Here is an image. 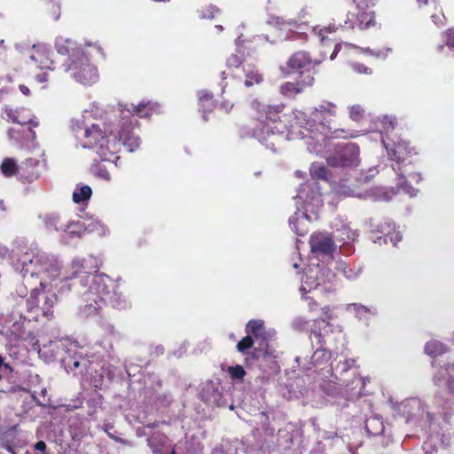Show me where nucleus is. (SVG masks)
<instances>
[{"label": "nucleus", "mask_w": 454, "mask_h": 454, "mask_svg": "<svg viewBox=\"0 0 454 454\" xmlns=\"http://www.w3.org/2000/svg\"><path fill=\"white\" fill-rule=\"evenodd\" d=\"M136 124L130 118H121L115 130L92 124L84 130L83 147L94 149L103 161L114 162L121 146H126L129 152L139 147L140 138L133 133Z\"/></svg>", "instance_id": "nucleus-1"}, {"label": "nucleus", "mask_w": 454, "mask_h": 454, "mask_svg": "<svg viewBox=\"0 0 454 454\" xmlns=\"http://www.w3.org/2000/svg\"><path fill=\"white\" fill-rule=\"evenodd\" d=\"M382 143L389 159L395 161L392 168L396 174L397 192L414 197L417 191L412 186V183L418 184L421 180L420 174L417 172L412 161V157L417 154L415 149L408 141L400 137L395 141L387 136L382 138Z\"/></svg>", "instance_id": "nucleus-2"}, {"label": "nucleus", "mask_w": 454, "mask_h": 454, "mask_svg": "<svg viewBox=\"0 0 454 454\" xmlns=\"http://www.w3.org/2000/svg\"><path fill=\"white\" fill-rule=\"evenodd\" d=\"M12 264L16 271H19L23 278L26 287H32L38 285L40 279L45 280L43 275L50 279L63 275L57 261L49 259L43 254H35L32 250L23 251L18 249L12 252Z\"/></svg>", "instance_id": "nucleus-3"}, {"label": "nucleus", "mask_w": 454, "mask_h": 454, "mask_svg": "<svg viewBox=\"0 0 454 454\" xmlns=\"http://www.w3.org/2000/svg\"><path fill=\"white\" fill-rule=\"evenodd\" d=\"M55 47L61 55L67 56L65 62L66 70L71 76L83 85H91L98 80L97 67L90 61L82 47L69 38H59Z\"/></svg>", "instance_id": "nucleus-4"}, {"label": "nucleus", "mask_w": 454, "mask_h": 454, "mask_svg": "<svg viewBox=\"0 0 454 454\" xmlns=\"http://www.w3.org/2000/svg\"><path fill=\"white\" fill-rule=\"evenodd\" d=\"M284 106H262L257 111V124L253 128V136L259 141L264 142L270 136L284 134L289 129L288 115L284 111Z\"/></svg>", "instance_id": "nucleus-5"}, {"label": "nucleus", "mask_w": 454, "mask_h": 454, "mask_svg": "<svg viewBox=\"0 0 454 454\" xmlns=\"http://www.w3.org/2000/svg\"><path fill=\"white\" fill-rule=\"evenodd\" d=\"M44 283L40 279L38 286L35 284L30 288V295L27 299V310L30 313L28 321H38L41 317L51 319L53 316V307L57 302V295L44 291Z\"/></svg>", "instance_id": "nucleus-6"}, {"label": "nucleus", "mask_w": 454, "mask_h": 454, "mask_svg": "<svg viewBox=\"0 0 454 454\" xmlns=\"http://www.w3.org/2000/svg\"><path fill=\"white\" fill-rule=\"evenodd\" d=\"M107 281L106 275H93L89 289L83 294L84 305L81 308V313L86 317L97 316L103 307L106 305L107 289L105 282Z\"/></svg>", "instance_id": "nucleus-7"}, {"label": "nucleus", "mask_w": 454, "mask_h": 454, "mask_svg": "<svg viewBox=\"0 0 454 454\" xmlns=\"http://www.w3.org/2000/svg\"><path fill=\"white\" fill-rule=\"evenodd\" d=\"M372 0H352L347 12L345 25L347 29L357 27L361 30L375 24L374 12L371 10Z\"/></svg>", "instance_id": "nucleus-8"}, {"label": "nucleus", "mask_w": 454, "mask_h": 454, "mask_svg": "<svg viewBox=\"0 0 454 454\" xmlns=\"http://www.w3.org/2000/svg\"><path fill=\"white\" fill-rule=\"evenodd\" d=\"M359 366L356 364V358H346L342 364V396H346L347 400L352 401L361 395L362 389L365 386V381L360 376L358 372Z\"/></svg>", "instance_id": "nucleus-9"}, {"label": "nucleus", "mask_w": 454, "mask_h": 454, "mask_svg": "<svg viewBox=\"0 0 454 454\" xmlns=\"http://www.w3.org/2000/svg\"><path fill=\"white\" fill-rule=\"evenodd\" d=\"M314 121H318L322 141L326 146L331 139L338 137L337 106L332 103L321 105L313 113Z\"/></svg>", "instance_id": "nucleus-10"}, {"label": "nucleus", "mask_w": 454, "mask_h": 454, "mask_svg": "<svg viewBox=\"0 0 454 454\" xmlns=\"http://www.w3.org/2000/svg\"><path fill=\"white\" fill-rule=\"evenodd\" d=\"M328 167L320 164H312L309 173L314 180H323L331 184L332 191L339 193V183L340 182V173L338 169L331 168H338L340 166V156L336 154L326 158Z\"/></svg>", "instance_id": "nucleus-11"}, {"label": "nucleus", "mask_w": 454, "mask_h": 454, "mask_svg": "<svg viewBox=\"0 0 454 454\" xmlns=\"http://www.w3.org/2000/svg\"><path fill=\"white\" fill-rule=\"evenodd\" d=\"M92 259H74L70 264L69 268L65 270L62 276L63 286L61 288L67 286L70 289L68 281L78 279L81 285H83L84 279L88 278L90 275L97 272L96 267L90 265Z\"/></svg>", "instance_id": "nucleus-12"}, {"label": "nucleus", "mask_w": 454, "mask_h": 454, "mask_svg": "<svg viewBox=\"0 0 454 454\" xmlns=\"http://www.w3.org/2000/svg\"><path fill=\"white\" fill-rule=\"evenodd\" d=\"M320 63L319 60L312 59L310 55L303 51L294 52L286 61L285 67L280 70L285 74H291L301 71H310Z\"/></svg>", "instance_id": "nucleus-13"}, {"label": "nucleus", "mask_w": 454, "mask_h": 454, "mask_svg": "<svg viewBox=\"0 0 454 454\" xmlns=\"http://www.w3.org/2000/svg\"><path fill=\"white\" fill-rule=\"evenodd\" d=\"M107 289V294L104 295L106 297V304L109 303L114 309L121 310L127 309L130 307V301L129 297L120 290V286L116 285L108 276L107 281L105 282Z\"/></svg>", "instance_id": "nucleus-14"}, {"label": "nucleus", "mask_w": 454, "mask_h": 454, "mask_svg": "<svg viewBox=\"0 0 454 454\" xmlns=\"http://www.w3.org/2000/svg\"><path fill=\"white\" fill-rule=\"evenodd\" d=\"M371 239L374 242H376V240L380 242L381 239H383L385 243L389 241L394 247H396L398 242L402 240V235L399 231H393L390 223L385 222L376 226L372 225Z\"/></svg>", "instance_id": "nucleus-15"}, {"label": "nucleus", "mask_w": 454, "mask_h": 454, "mask_svg": "<svg viewBox=\"0 0 454 454\" xmlns=\"http://www.w3.org/2000/svg\"><path fill=\"white\" fill-rule=\"evenodd\" d=\"M309 246L313 253L333 256L335 244L331 236L323 232H314L309 238Z\"/></svg>", "instance_id": "nucleus-16"}, {"label": "nucleus", "mask_w": 454, "mask_h": 454, "mask_svg": "<svg viewBox=\"0 0 454 454\" xmlns=\"http://www.w3.org/2000/svg\"><path fill=\"white\" fill-rule=\"evenodd\" d=\"M50 53V49L46 44H34L29 51V59L40 69H54Z\"/></svg>", "instance_id": "nucleus-17"}, {"label": "nucleus", "mask_w": 454, "mask_h": 454, "mask_svg": "<svg viewBox=\"0 0 454 454\" xmlns=\"http://www.w3.org/2000/svg\"><path fill=\"white\" fill-rule=\"evenodd\" d=\"M40 161L35 158H27L20 164L19 180L22 183H33L40 176L38 169Z\"/></svg>", "instance_id": "nucleus-18"}, {"label": "nucleus", "mask_w": 454, "mask_h": 454, "mask_svg": "<svg viewBox=\"0 0 454 454\" xmlns=\"http://www.w3.org/2000/svg\"><path fill=\"white\" fill-rule=\"evenodd\" d=\"M360 162L359 147L354 143L342 144V168L357 167Z\"/></svg>", "instance_id": "nucleus-19"}, {"label": "nucleus", "mask_w": 454, "mask_h": 454, "mask_svg": "<svg viewBox=\"0 0 454 454\" xmlns=\"http://www.w3.org/2000/svg\"><path fill=\"white\" fill-rule=\"evenodd\" d=\"M358 232L353 229L350 223L342 224V255L352 254L355 251L353 242L356 240Z\"/></svg>", "instance_id": "nucleus-20"}, {"label": "nucleus", "mask_w": 454, "mask_h": 454, "mask_svg": "<svg viewBox=\"0 0 454 454\" xmlns=\"http://www.w3.org/2000/svg\"><path fill=\"white\" fill-rule=\"evenodd\" d=\"M156 107L157 105L151 102H141L137 106L131 104V109H129V112L131 113V115L123 116L122 118H130L135 123H137L133 128V133L135 134V129L137 127L138 121L134 117V115H137L139 117H148L153 114V111H155Z\"/></svg>", "instance_id": "nucleus-21"}, {"label": "nucleus", "mask_w": 454, "mask_h": 454, "mask_svg": "<svg viewBox=\"0 0 454 454\" xmlns=\"http://www.w3.org/2000/svg\"><path fill=\"white\" fill-rule=\"evenodd\" d=\"M242 71L245 75V85L251 87L262 83L264 78L259 68L254 64H245L242 66Z\"/></svg>", "instance_id": "nucleus-22"}, {"label": "nucleus", "mask_w": 454, "mask_h": 454, "mask_svg": "<svg viewBox=\"0 0 454 454\" xmlns=\"http://www.w3.org/2000/svg\"><path fill=\"white\" fill-rule=\"evenodd\" d=\"M243 63L242 58L238 54H231L226 61L227 70L223 71L221 76L223 80L226 79L228 76L236 78L239 77L237 72L239 70Z\"/></svg>", "instance_id": "nucleus-23"}, {"label": "nucleus", "mask_w": 454, "mask_h": 454, "mask_svg": "<svg viewBox=\"0 0 454 454\" xmlns=\"http://www.w3.org/2000/svg\"><path fill=\"white\" fill-rule=\"evenodd\" d=\"M307 220L308 217L305 214H295L289 219V224L298 236H304L309 231L308 226H306Z\"/></svg>", "instance_id": "nucleus-24"}, {"label": "nucleus", "mask_w": 454, "mask_h": 454, "mask_svg": "<svg viewBox=\"0 0 454 454\" xmlns=\"http://www.w3.org/2000/svg\"><path fill=\"white\" fill-rule=\"evenodd\" d=\"M346 310L354 314L359 320H367L370 316L375 313V309L364 306L362 304H348L346 307Z\"/></svg>", "instance_id": "nucleus-25"}, {"label": "nucleus", "mask_w": 454, "mask_h": 454, "mask_svg": "<svg viewBox=\"0 0 454 454\" xmlns=\"http://www.w3.org/2000/svg\"><path fill=\"white\" fill-rule=\"evenodd\" d=\"M20 164L13 158H4L0 165V171L5 177H19Z\"/></svg>", "instance_id": "nucleus-26"}, {"label": "nucleus", "mask_w": 454, "mask_h": 454, "mask_svg": "<svg viewBox=\"0 0 454 454\" xmlns=\"http://www.w3.org/2000/svg\"><path fill=\"white\" fill-rule=\"evenodd\" d=\"M448 350L449 348L445 344L436 340L427 341L424 347V352L431 357L441 356Z\"/></svg>", "instance_id": "nucleus-27"}, {"label": "nucleus", "mask_w": 454, "mask_h": 454, "mask_svg": "<svg viewBox=\"0 0 454 454\" xmlns=\"http://www.w3.org/2000/svg\"><path fill=\"white\" fill-rule=\"evenodd\" d=\"M365 429L369 434L379 435L383 433L384 425L380 419L371 417L365 421Z\"/></svg>", "instance_id": "nucleus-28"}, {"label": "nucleus", "mask_w": 454, "mask_h": 454, "mask_svg": "<svg viewBox=\"0 0 454 454\" xmlns=\"http://www.w3.org/2000/svg\"><path fill=\"white\" fill-rule=\"evenodd\" d=\"M280 92L285 97L293 98L303 90L298 82H286L280 86Z\"/></svg>", "instance_id": "nucleus-29"}, {"label": "nucleus", "mask_w": 454, "mask_h": 454, "mask_svg": "<svg viewBox=\"0 0 454 454\" xmlns=\"http://www.w3.org/2000/svg\"><path fill=\"white\" fill-rule=\"evenodd\" d=\"M264 330V324L262 320L252 319L246 325V333L257 340Z\"/></svg>", "instance_id": "nucleus-30"}, {"label": "nucleus", "mask_w": 454, "mask_h": 454, "mask_svg": "<svg viewBox=\"0 0 454 454\" xmlns=\"http://www.w3.org/2000/svg\"><path fill=\"white\" fill-rule=\"evenodd\" d=\"M92 190L89 185L76 187L73 192V200L75 203L88 201L91 197Z\"/></svg>", "instance_id": "nucleus-31"}, {"label": "nucleus", "mask_w": 454, "mask_h": 454, "mask_svg": "<svg viewBox=\"0 0 454 454\" xmlns=\"http://www.w3.org/2000/svg\"><path fill=\"white\" fill-rule=\"evenodd\" d=\"M365 109L358 104L348 106V118L355 122H360L365 118Z\"/></svg>", "instance_id": "nucleus-32"}, {"label": "nucleus", "mask_w": 454, "mask_h": 454, "mask_svg": "<svg viewBox=\"0 0 454 454\" xmlns=\"http://www.w3.org/2000/svg\"><path fill=\"white\" fill-rule=\"evenodd\" d=\"M199 104L200 107L203 108V119L207 121V113H210L212 111L213 103V94L210 92H203L199 98Z\"/></svg>", "instance_id": "nucleus-33"}, {"label": "nucleus", "mask_w": 454, "mask_h": 454, "mask_svg": "<svg viewBox=\"0 0 454 454\" xmlns=\"http://www.w3.org/2000/svg\"><path fill=\"white\" fill-rule=\"evenodd\" d=\"M44 223L48 229H52L57 231H62L66 223H62L59 215H49L44 217Z\"/></svg>", "instance_id": "nucleus-34"}, {"label": "nucleus", "mask_w": 454, "mask_h": 454, "mask_svg": "<svg viewBox=\"0 0 454 454\" xmlns=\"http://www.w3.org/2000/svg\"><path fill=\"white\" fill-rule=\"evenodd\" d=\"M11 335L15 340H25L27 337V330L23 322H15L10 328Z\"/></svg>", "instance_id": "nucleus-35"}, {"label": "nucleus", "mask_w": 454, "mask_h": 454, "mask_svg": "<svg viewBox=\"0 0 454 454\" xmlns=\"http://www.w3.org/2000/svg\"><path fill=\"white\" fill-rule=\"evenodd\" d=\"M254 344V338L247 334L238 342L237 350L243 355H247L248 354V350L253 348Z\"/></svg>", "instance_id": "nucleus-36"}, {"label": "nucleus", "mask_w": 454, "mask_h": 454, "mask_svg": "<svg viewBox=\"0 0 454 454\" xmlns=\"http://www.w3.org/2000/svg\"><path fill=\"white\" fill-rule=\"evenodd\" d=\"M47 4V13L49 17L53 20H58L60 17V5L58 1L55 0H45Z\"/></svg>", "instance_id": "nucleus-37"}, {"label": "nucleus", "mask_w": 454, "mask_h": 454, "mask_svg": "<svg viewBox=\"0 0 454 454\" xmlns=\"http://www.w3.org/2000/svg\"><path fill=\"white\" fill-rule=\"evenodd\" d=\"M269 343L266 340H262L258 343V346L254 348L251 352V356L254 359H260L268 356Z\"/></svg>", "instance_id": "nucleus-38"}, {"label": "nucleus", "mask_w": 454, "mask_h": 454, "mask_svg": "<svg viewBox=\"0 0 454 454\" xmlns=\"http://www.w3.org/2000/svg\"><path fill=\"white\" fill-rule=\"evenodd\" d=\"M311 71L312 70L308 71V72L307 71L299 72L300 76H299V80L297 82H299L300 86L302 88L303 91L306 88L312 86L315 82L313 73Z\"/></svg>", "instance_id": "nucleus-39"}, {"label": "nucleus", "mask_w": 454, "mask_h": 454, "mask_svg": "<svg viewBox=\"0 0 454 454\" xmlns=\"http://www.w3.org/2000/svg\"><path fill=\"white\" fill-rule=\"evenodd\" d=\"M220 394L217 389L214 387H210L207 390L204 389L201 393L202 400L208 404H215L217 403V399Z\"/></svg>", "instance_id": "nucleus-40"}, {"label": "nucleus", "mask_w": 454, "mask_h": 454, "mask_svg": "<svg viewBox=\"0 0 454 454\" xmlns=\"http://www.w3.org/2000/svg\"><path fill=\"white\" fill-rule=\"evenodd\" d=\"M380 122L382 124V128H383V130L385 133V137H383L385 138L387 136L388 137H390L388 133L390 131H393L395 129V128L396 127V125H397L396 119L395 117L386 115L381 119Z\"/></svg>", "instance_id": "nucleus-41"}, {"label": "nucleus", "mask_w": 454, "mask_h": 454, "mask_svg": "<svg viewBox=\"0 0 454 454\" xmlns=\"http://www.w3.org/2000/svg\"><path fill=\"white\" fill-rule=\"evenodd\" d=\"M62 231H66L70 237H80L81 233L84 231L83 224L80 222L66 223V227Z\"/></svg>", "instance_id": "nucleus-42"}, {"label": "nucleus", "mask_w": 454, "mask_h": 454, "mask_svg": "<svg viewBox=\"0 0 454 454\" xmlns=\"http://www.w3.org/2000/svg\"><path fill=\"white\" fill-rule=\"evenodd\" d=\"M227 372H229V374L232 380H243V379L246 375V371L239 364H237L235 366H229L227 369Z\"/></svg>", "instance_id": "nucleus-43"}, {"label": "nucleus", "mask_w": 454, "mask_h": 454, "mask_svg": "<svg viewBox=\"0 0 454 454\" xmlns=\"http://www.w3.org/2000/svg\"><path fill=\"white\" fill-rule=\"evenodd\" d=\"M219 10L215 6L209 5L204 7L199 11V16L200 19L212 20L215 18V13H218Z\"/></svg>", "instance_id": "nucleus-44"}, {"label": "nucleus", "mask_w": 454, "mask_h": 454, "mask_svg": "<svg viewBox=\"0 0 454 454\" xmlns=\"http://www.w3.org/2000/svg\"><path fill=\"white\" fill-rule=\"evenodd\" d=\"M92 171L97 176H98L104 180L108 181L111 179V176H110L108 170L106 169V166H104L102 164L93 165Z\"/></svg>", "instance_id": "nucleus-45"}, {"label": "nucleus", "mask_w": 454, "mask_h": 454, "mask_svg": "<svg viewBox=\"0 0 454 454\" xmlns=\"http://www.w3.org/2000/svg\"><path fill=\"white\" fill-rule=\"evenodd\" d=\"M336 31L337 27L335 26L324 27L318 30V35L321 37V41L325 42L328 39L329 34H333Z\"/></svg>", "instance_id": "nucleus-46"}, {"label": "nucleus", "mask_w": 454, "mask_h": 454, "mask_svg": "<svg viewBox=\"0 0 454 454\" xmlns=\"http://www.w3.org/2000/svg\"><path fill=\"white\" fill-rule=\"evenodd\" d=\"M351 67L354 71L359 74H370L372 70L370 67L364 66V64L355 63L351 64Z\"/></svg>", "instance_id": "nucleus-47"}, {"label": "nucleus", "mask_w": 454, "mask_h": 454, "mask_svg": "<svg viewBox=\"0 0 454 454\" xmlns=\"http://www.w3.org/2000/svg\"><path fill=\"white\" fill-rule=\"evenodd\" d=\"M4 371L8 372H12V368L9 364H6L4 362V358L2 356H0V372ZM3 379L2 373H0V380Z\"/></svg>", "instance_id": "nucleus-48"}, {"label": "nucleus", "mask_w": 454, "mask_h": 454, "mask_svg": "<svg viewBox=\"0 0 454 454\" xmlns=\"http://www.w3.org/2000/svg\"><path fill=\"white\" fill-rule=\"evenodd\" d=\"M445 386L449 393L454 395V377H450L445 381Z\"/></svg>", "instance_id": "nucleus-49"}, {"label": "nucleus", "mask_w": 454, "mask_h": 454, "mask_svg": "<svg viewBox=\"0 0 454 454\" xmlns=\"http://www.w3.org/2000/svg\"><path fill=\"white\" fill-rule=\"evenodd\" d=\"M113 427H113L112 425H110V424H106V425H105L104 430H105V432L107 434V435H108L111 439L114 440L115 442H120V439H119L118 437L114 436L113 434H111V433L109 432V431H110V428H113Z\"/></svg>", "instance_id": "nucleus-50"}, {"label": "nucleus", "mask_w": 454, "mask_h": 454, "mask_svg": "<svg viewBox=\"0 0 454 454\" xmlns=\"http://www.w3.org/2000/svg\"><path fill=\"white\" fill-rule=\"evenodd\" d=\"M419 7H423L427 4H435L439 3L440 0H416Z\"/></svg>", "instance_id": "nucleus-51"}, {"label": "nucleus", "mask_w": 454, "mask_h": 454, "mask_svg": "<svg viewBox=\"0 0 454 454\" xmlns=\"http://www.w3.org/2000/svg\"><path fill=\"white\" fill-rule=\"evenodd\" d=\"M46 448H47L46 443L43 441H38L35 444V449L36 450L42 451L43 453H45Z\"/></svg>", "instance_id": "nucleus-52"}, {"label": "nucleus", "mask_w": 454, "mask_h": 454, "mask_svg": "<svg viewBox=\"0 0 454 454\" xmlns=\"http://www.w3.org/2000/svg\"><path fill=\"white\" fill-rule=\"evenodd\" d=\"M64 406L67 411L75 410L82 406V402L81 400H77L74 405L65 404Z\"/></svg>", "instance_id": "nucleus-53"}, {"label": "nucleus", "mask_w": 454, "mask_h": 454, "mask_svg": "<svg viewBox=\"0 0 454 454\" xmlns=\"http://www.w3.org/2000/svg\"><path fill=\"white\" fill-rule=\"evenodd\" d=\"M341 132H342V138L356 137L358 136L357 131L348 132V131H346L344 129H342Z\"/></svg>", "instance_id": "nucleus-54"}, {"label": "nucleus", "mask_w": 454, "mask_h": 454, "mask_svg": "<svg viewBox=\"0 0 454 454\" xmlns=\"http://www.w3.org/2000/svg\"><path fill=\"white\" fill-rule=\"evenodd\" d=\"M8 254V249L5 247L0 246V262H2Z\"/></svg>", "instance_id": "nucleus-55"}, {"label": "nucleus", "mask_w": 454, "mask_h": 454, "mask_svg": "<svg viewBox=\"0 0 454 454\" xmlns=\"http://www.w3.org/2000/svg\"><path fill=\"white\" fill-rule=\"evenodd\" d=\"M73 440H81L83 436L82 434L77 433L74 428H72L71 431Z\"/></svg>", "instance_id": "nucleus-56"}, {"label": "nucleus", "mask_w": 454, "mask_h": 454, "mask_svg": "<svg viewBox=\"0 0 454 454\" xmlns=\"http://www.w3.org/2000/svg\"><path fill=\"white\" fill-rule=\"evenodd\" d=\"M309 187V184H302L301 186V190L299 192V197L301 198V199H304V200H307V198H304L303 196V192H305V190L307 188Z\"/></svg>", "instance_id": "nucleus-57"}, {"label": "nucleus", "mask_w": 454, "mask_h": 454, "mask_svg": "<svg viewBox=\"0 0 454 454\" xmlns=\"http://www.w3.org/2000/svg\"><path fill=\"white\" fill-rule=\"evenodd\" d=\"M339 49H340V43H336L334 45V50H333V53L330 56L331 59H333L336 57V55H337V53L339 51Z\"/></svg>", "instance_id": "nucleus-58"}, {"label": "nucleus", "mask_w": 454, "mask_h": 454, "mask_svg": "<svg viewBox=\"0 0 454 454\" xmlns=\"http://www.w3.org/2000/svg\"><path fill=\"white\" fill-rule=\"evenodd\" d=\"M233 106V104H229V103H222L221 104V107L223 109H224L226 112H228L229 110H231Z\"/></svg>", "instance_id": "nucleus-59"}, {"label": "nucleus", "mask_w": 454, "mask_h": 454, "mask_svg": "<svg viewBox=\"0 0 454 454\" xmlns=\"http://www.w3.org/2000/svg\"><path fill=\"white\" fill-rule=\"evenodd\" d=\"M5 210H6V208H5L4 200H0V216L4 215Z\"/></svg>", "instance_id": "nucleus-60"}, {"label": "nucleus", "mask_w": 454, "mask_h": 454, "mask_svg": "<svg viewBox=\"0 0 454 454\" xmlns=\"http://www.w3.org/2000/svg\"><path fill=\"white\" fill-rule=\"evenodd\" d=\"M20 90H21V92H22L23 94H25V95H28V94H29V89H28L27 86H25V85H20Z\"/></svg>", "instance_id": "nucleus-61"}, {"label": "nucleus", "mask_w": 454, "mask_h": 454, "mask_svg": "<svg viewBox=\"0 0 454 454\" xmlns=\"http://www.w3.org/2000/svg\"><path fill=\"white\" fill-rule=\"evenodd\" d=\"M445 43L444 44H439L437 47H436V50L438 52H442L444 50H445Z\"/></svg>", "instance_id": "nucleus-62"}, {"label": "nucleus", "mask_w": 454, "mask_h": 454, "mask_svg": "<svg viewBox=\"0 0 454 454\" xmlns=\"http://www.w3.org/2000/svg\"><path fill=\"white\" fill-rule=\"evenodd\" d=\"M434 381H435V384H437L438 386H440L442 383V380L439 377L434 378Z\"/></svg>", "instance_id": "nucleus-63"}, {"label": "nucleus", "mask_w": 454, "mask_h": 454, "mask_svg": "<svg viewBox=\"0 0 454 454\" xmlns=\"http://www.w3.org/2000/svg\"><path fill=\"white\" fill-rule=\"evenodd\" d=\"M41 76H42V77H41V78H40V80H39L40 82L46 81L45 74H43Z\"/></svg>", "instance_id": "nucleus-64"}]
</instances>
